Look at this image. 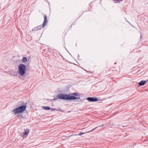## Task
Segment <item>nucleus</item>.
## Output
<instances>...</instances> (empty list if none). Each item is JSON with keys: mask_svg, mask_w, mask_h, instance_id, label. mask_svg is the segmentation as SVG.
I'll return each instance as SVG.
<instances>
[{"mask_svg": "<svg viewBox=\"0 0 148 148\" xmlns=\"http://www.w3.org/2000/svg\"><path fill=\"white\" fill-rule=\"evenodd\" d=\"M56 110L57 111L62 112V110L60 108H59L58 109H56Z\"/></svg>", "mask_w": 148, "mask_h": 148, "instance_id": "ddd939ff", "label": "nucleus"}, {"mask_svg": "<svg viewBox=\"0 0 148 148\" xmlns=\"http://www.w3.org/2000/svg\"><path fill=\"white\" fill-rule=\"evenodd\" d=\"M105 125H104V124H103L102 125H100L99 126H97V127H95V128H94V129H93L92 130H90V131H89L88 132H92V131H93V130H94L95 129H96L97 128V127H103Z\"/></svg>", "mask_w": 148, "mask_h": 148, "instance_id": "9b49d317", "label": "nucleus"}, {"mask_svg": "<svg viewBox=\"0 0 148 148\" xmlns=\"http://www.w3.org/2000/svg\"><path fill=\"white\" fill-rule=\"evenodd\" d=\"M114 64H116V63H114Z\"/></svg>", "mask_w": 148, "mask_h": 148, "instance_id": "aec40b11", "label": "nucleus"}, {"mask_svg": "<svg viewBox=\"0 0 148 148\" xmlns=\"http://www.w3.org/2000/svg\"><path fill=\"white\" fill-rule=\"evenodd\" d=\"M22 116H21V117H22Z\"/></svg>", "mask_w": 148, "mask_h": 148, "instance_id": "412c9836", "label": "nucleus"}, {"mask_svg": "<svg viewBox=\"0 0 148 148\" xmlns=\"http://www.w3.org/2000/svg\"><path fill=\"white\" fill-rule=\"evenodd\" d=\"M27 59L26 57H23L22 59V61L23 63H25L27 61Z\"/></svg>", "mask_w": 148, "mask_h": 148, "instance_id": "1a4fd4ad", "label": "nucleus"}, {"mask_svg": "<svg viewBox=\"0 0 148 148\" xmlns=\"http://www.w3.org/2000/svg\"><path fill=\"white\" fill-rule=\"evenodd\" d=\"M88 132H82V133H81V135H82L83 134H84L85 133H86Z\"/></svg>", "mask_w": 148, "mask_h": 148, "instance_id": "2eb2a0df", "label": "nucleus"}, {"mask_svg": "<svg viewBox=\"0 0 148 148\" xmlns=\"http://www.w3.org/2000/svg\"><path fill=\"white\" fill-rule=\"evenodd\" d=\"M29 132V129H26L25 131V132L23 133V135H27Z\"/></svg>", "mask_w": 148, "mask_h": 148, "instance_id": "9d476101", "label": "nucleus"}, {"mask_svg": "<svg viewBox=\"0 0 148 148\" xmlns=\"http://www.w3.org/2000/svg\"><path fill=\"white\" fill-rule=\"evenodd\" d=\"M27 103L25 104V105H22L19 106L18 108L14 109L13 112L14 114H18L22 113L24 112L26 109L27 106L26 105Z\"/></svg>", "mask_w": 148, "mask_h": 148, "instance_id": "f03ea898", "label": "nucleus"}, {"mask_svg": "<svg viewBox=\"0 0 148 148\" xmlns=\"http://www.w3.org/2000/svg\"><path fill=\"white\" fill-rule=\"evenodd\" d=\"M47 17L46 15H45L44 16V21L43 22V23L42 24L43 25V27H45L47 23Z\"/></svg>", "mask_w": 148, "mask_h": 148, "instance_id": "0eeeda50", "label": "nucleus"}, {"mask_svg": "<svg viewBox=\"0 0 148 148\" xmlns=\"http://www.w3.org/2000/svg\"><path fill=\"white\" fill-rule=\"evenodd\" d=\"M43 108H44V109L45 110H50L51 109V108L49 107H48V106H43Z\"/></svg>", "mask_w": 148, "mask_h": 148, "instance_id": "f8f14e48", "label": "nucleus"}, {"mask_svg": "<svg viewBox=\"0 0 148 148\" xmlns=\"http://www.w3.org/2000/svg\"><path fill=\"white\" fill-rule=\"evenodd\" d=\"M148 81V80L146 81L142 80L139 83V85L140 86H142L145 85L146 83Z\"/></svg>", "mask_w": 148, "mask_h": 148, "instance_id": "6e6552de", "label": "nucleus"}, {"mask_svg": "<svg viewBox=\"0 0 148 148\" xmlns=\"http://www.w3.org/2000/svg\"><path fill=\"white\" fill-rule=\"evenodd\" d=\"M71 112V111H68V113H69V112Z\"/></svg>", "mask_w": 148, "mask_h": 148, "instance_id": "a211bd4d", "label": "nucleus"}, {"mask_svg": "<svg viewBox=\"0 0 148 148\" xmlns=\"http://www.w3.org/2000/svg\"><path fill=\"white\" fill-rule=\"evenodd\" d=\"M86 99L90 102H96L98 101L97 98L93 97H88Z\"/></svg>", "mask_w": 148, "mask_h": 148, "instance_id": "39448f33", "label": "nucleus"}, {"mask_svg": "<svg viewBox=\"0 0 148 148\" xmlns=\"http://www.w3.org/2000/svg\"><path fill=\"white\" fill-rule=\"evenodd\" d=\"M75 99H76V97L73 95H71L70 94H67L61 93L58 94L56 98L51 99V100H56L58 99H60L70 101L71 100Z\"/></svg>", "mask_w": 148, "mask_h": 148, "instance_id": "f257e3e1", "label": "nucleus"}, {"mask_svg": "<svg viewBox=\"0 0 148 148\" xmlns=\"http://www.w3.org/2000/svg\"><path fill=\"white\" fill-rule=\"evenodd\" d=\"M76 135H79V136H81L82 135L81 133H79V134H77Z\"/></svg>", "mask_w": 148, "mask_h": 148, "instance_id": "f3484780", "label": "nucleus"}, {"mask_svg": "<svg viewBox=\"0 0 148 148\" xmlns=\"http://www.w3.org/2000/svg\"><path fill=\"white\" fill-rule=\"evenodd\" d=\"M113 1H117V0H113Z\"/></svg>", "mask_w": 148, "mask_h": 148, "instance_id": "6ab92c4d", "label": "nucleus"}, {"mask_svg": "<svg viewBox=\"0 0 148 148\" xmlns=\"http://www.w3.org/2000/svg\"><path fill=\"white\" fill-rule=\"evenodd\" d=\"M26 68L25 66L23 64H21L18 66L19 74L21 76H23L25 74Z\"/></svg>", "mask_w": 148, "mask_h": 148, "instance_id": "7ed1b4c3", "label": "nucleus"}, {"mask_svg": "<svg viewBox=\"0 0 148 148\" xmlns=\"http://www.w3.org/2000/svg\"><path fill=\"white\" fill-rule=\"evenodd\" d=\"M51 110H52V111H55V110H56V109H55V108H51Z\"/></svg>", "mask_w": 148, "mask_h": 148, "instance_id": "4468645a", "label": "nucleus"}, {"mask_svg": "<svg viewBox=\"0 0 148 148\" xmlns=\"http://www.w3.org/2000/svg\"><path fill=\"white\" fill-rule=\"evenodd\" d=\"M88 132H82V133H81V135H82L83 134H84L85 133H86Z\"/></svg>", "mask_w": 148, "mask_h": 148, "instance_id": "dca6fc26", "label": "nucleus"}, {"mask_svg": "<svg viewBox=\"0 0 148 148\" xmlns=\"http://www.w3.org/2000/svg\"><path fill=\"white\" fill-rule=\"evenodd\" d=\"M71 95H73L74 97H76V99H73L71 100H75L76 99H79L80 98V96L79 95L78 93L75 92L72 93L71 94Z\"/></svg>", "mask_w": 148, "mask_h": 148, "instance_id": "20e7f679", "label": "nucleus"}, {"mask_svg": "<svg viewBox=\"0 0 148 148\" xmlns=\"http://www.w3.org/2000/svg\"><path fill=\"white\" fill-rule=\"evenodd\" d=\"M44 27H43V25H39L36 26V27H35L32 30V31L35 32L36 31L40 30L42 29V28H44Z\"/></svg>", "mask_w": 148, "mask_h": 148, "instance_id": "423d86ee", "label": "nucleus"}]
</instances>
